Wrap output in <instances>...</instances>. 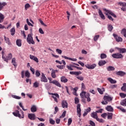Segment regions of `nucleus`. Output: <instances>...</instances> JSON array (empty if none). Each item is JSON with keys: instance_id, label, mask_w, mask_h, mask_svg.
<instances>
[{"instance_id": "c756f323", "label": "nucleus", "mask_w": 126, "mask_h": 126, "mask_svg": "<svg viewBox=\"0 0 126 126\" xmlns=\"http://www.w3.org/2000/svg\"><path fill=\"white\" fill-rule=\"evenodd\" d=\"M31 110L32 113H35V112H37V108L36 107V106L33 105L32 106Z\"/></svg>"}, {"instance_id": "a19ab883", "label": "nucleus", "mask_w": 126, "mask_h": 126, "mask_svg": "<svg viewBox=\"0 0 126 126\" xmlns=\"http://www.w3.org/2000/svg\"><path fill=\"white\" fill-rule=\"evenodd\" d=\"M10 32H11V35L12 36H13L15 34V28H12L10 30Z\"/></svg>"}, {"instance_id": "a878e982", "label": "nucleus", "mask_w": 126, "mask_h": 126, "mask_svg": "<svg viewBox=\"0 0 126 126\" xmlns=\"http://www.w3.org/2000/svg\"><path fill=\"white\" fill-rule=\"evenodd\" d=\"M91 116L92 118H93V119H95V120H96V119L98 118L96 112L92 113Z\"/></svg>"}, {"instance_id": "e2e57ef3", "label": "nucleus", "mask_w": 126, "mask_h": 126, "mask_svg": "<svg viewBox=\"0 0 126 126\" xmlns=\"http://www.w3.org/2000/svg\"><path fill=\"white\" fill-rule=\"evenodd\" d=\"M59 111V107L58 106H56L55 107V111L54 112V115H56L57 114V112Z\"/></svg>"}, {"instance_id": "49530a36", "label": "nucleus", "mask_w": 126, "mask_h": 126, "mask_svg": "<svg viewBox=\"0 0 126 126\" xmlns=\"http://www.w3.org/2000/svg\"><path fill=\"white\" fill-rule=\"evenodd\" d=\"M81 90L82 91H84V90H85V89H86V87H85V85L84 84V83H82L81 84Z\"/></svg>"}, {"instance_id": "864d4df0", "label": "nucleus", "mask_w": 126, "mask_h": 126, "mask_svg": "<svg viewBox=\"0 0 126 126\" xmlns=\"http://www.w3.org/2000/svg\"><path fill=\"white\" fill-rule=\"evenodd\" d=\"M26 20H27V23L29 26H32V27H33V26H34V25H33V24H31V23H30V22H29V19H27Z\"/></svg>"}, {"instance_id": "e433bc0d", "label": "nucleus", "mask_w": 126, "mask_h": 126, "mask_svg": "<svg viewBox=\"0 0 126 126\" xmlns=\"http://www.w3.org/2000/svg\"><path fill=\"white\" fill-rule=\"evenodd\" d=\"M121 34L126 38V29H123L121 30Z\"/></svg>"}, {"instance_id": "39448f33", "label": "nucleus", "mask_w": 126, "mask_h": 126, "mask_svg": "<svg viewBox=\"0 0 126 126\" xmlns=\"http://www.w3.org/2000/svg\"><path fill=\"white\" fill-rule=\"evenodd\" d=\"M103 9L104 11H105V12H106L108 14H110V15H112V16H113L114 18H117V15H116V14H115V13L112 12V11H111L110 10H108L106 8H103Z\"/></svg>"}, {"instance_id": "cd10ccee", "label": "nucleus", "mask_w": 126, "mask_h": 126, "mask_svg": "<svg viewBox=\"0 0 126 126\" xmlns=\"http://www.w3.org/2000/svg\"><path fill=\"white\" fill-rule=\"evenodd\" d=\"M7 4L5 2H0V11Z\"/></svg>"}, {"instance_id": "9d476101", "label": "nucleus", "mask_w": 126, "mask_h": 126, "mask_svg": "<svg viewBox=\"0 0 126 126\" xmlns=\"http://www.w3.org/2000/svg\"><path fill=\"white\" fill-rule=\"evenodd\" d=\"M40 80L42 82H48V79H47V77H46L44 73H42V76L40 78Z\"/></svg>"}, {"instance_id": "1a4fd4ad", "label": "nucleus", "mask_w": 126, "mask_h": 126, "mask_svg": "<svg viewBox=\"0 0 126 126\" xmlns=\"http://www.w3.org/2000/svg\"><path fill=\"white\" fill-rule=\"evenodd\" d=\"M51 95H53L52 96V98L54 99V101L56 102V103H58V99L57 98H60V95H59V94L51 93Z\"/></svg>"}, {"instance_id": "3c124183", "label": "nucleus", "mask_w": 126, "mask_h": 126, "mask_svg": "<svg viewBox=\"0 0 126 126\" xmlns=\"http://www.w3.org/2000/svg\"><path fill=\"white\" fill-rule=\"evenodd\" d=\"M96 120L97 122H99V123H104V122H105L103 119H99L98 117L96 119Z\"/></svg>"}, {"instance_id": "6ab92c4d", "label": "nucleus", "mask_w": 126, "mask_h": 126, "mask_svg": "<svg viewBox=\"0 0 126 126\" xmlns=\"http://www.w3.org/2000/svg\"><path fill=\"white\" fill-rule=\"evenodd\" d=\"M90 112H91V108L88 107L87 109L85 110L84 113L83 114V117L87 116V114H88V113H90Z\"/></svg>"}, {"instance_id": "20e7f679", "label": "nucleus", "mask_w": 126, "mask_h": 126, "mask_svg": "<svg viewBox=\"0 0 126 126\" xmlns=\"http://www.w3.org/2000/svg\"><path fill=\"white\" fill-rule=\"evenodd\" d=\"M112 57L114 59H123L124 58V56L119 53L112 54Z\"/></svg>"}, {"instance_id": "ddd939ff", "label": "nucleus", "mask_w": 126, "mask_h": 126, "mask_svg": "<svg viewBox=\"0 0 126 126\" xmlns=\"http://www.w3.org/2000/svg\"><path fill=\"white\" fill-rule=\"evenodd\" d=\"M61 105L63 108H67V107H68V104L67 102H66V100H63Z\"/></svg>"}, {"instance_id": "bb28decb", "label": "nucleus", "mask_w": 126, "mask_h": 126, "mask_svg": "<svg viewBox=\"0 0 126 126\" xmlns=\"http://www.w3.org/2000/svg\"><path fill=\"white\" fill-rule=\"evenodd\" d=\"M107 80H108V81H109V82H110V83H111L112 84H115V83H117V81L116 80H114L111 78H108L107 79Z\"/></svg>"}, {"instance_id": "0eeeda50", "label": "nucleus", "mask_w": 126, "mask_h": 126, "mask_svg": "<svg viewBox=\"0 0 126 126\" xmlns=\"http://www.w3.org/2000/svg\"><path fill=\"white\" fill-rule=\"evenodd\" d=\"M113 36L114 37V38L116 39V42H122L123 41V38L118 35V34L116 33H113Z\"/></svg>"}, {"instance_id": "8fccbe9b", "label": "nucleus", "mask_w": 126, "mask_h": 126, "mask_svg": "<svg viewBox=\"0 0 126 126\" xmlns=\"http://www.w3.org/2000/svg\"><path fill=\"white\" fill-rule=\"evenodd\" d=\"M38 20H39V22H40L41 25H43V26H45V27H47V25H46L45 23H44V22H43L42 19H39Z\"/></svg>"}, {"instance_id": "09e8293b", "label": "nucleus", "mask_w": 126, "mask_h": 126, "mask_svg": "<svg viewBox=\"0 0 126 126\" xmlns=\"http://www.w3.org/2000/svg\"><path fill=\"white\" fill-rule=\"evenodd\" d=\"M33 86L35 88H37V87H39V83H38L37 82H35L33 83Z\"/></svg>"}, {"instance_id": "c85d7f7f", "label": "nucleus", "mask_w": 126, "mask_h": 126, "mask_svg": "<svg viewBox=\"0 0 126 126\" xmlns=\"http://www.w3.org/2000/svg\"><path fill=\"white\" fill-rule=\"evenodd\" d=\"M85 98H86L87 102H90L91 101V98H90V94L87 93V94L86 95V97Z\"/></svg>"}, {"instance_id": "5701e85b", "label": "nucleus", "mask_w": 126, "mask_h": 126, "mask_svg": "<svg viewBox=\"0 0 126 126\" xmlns=\"http://www.w3.org/2000/svg\"><path fill=\"white\" fill-rule=\"evenodd\" d=\"M97 90L98 92L101 95L103 94V92H105V88H102V89H100L99 88H97Z\"/></svg>"}, {"instance_id": "c03bdc74", "label": "nucleus", "mask_w": 126, "mask_h": 126, "mask_svg": "<svg viewBox=\"0 0 126 126\" xmlns=\"http://www.w3.org/2000/svg\"><path fill=\"white\" fill-rule=\"evenodd\" d=\"M41 75V73H40V71L36 70L35 71V76L36 77H39Z\"/></svg>"}, {"instance_id": "bf43d9fd", "label": "nucleus", "mask_w": 126, "mask_h": 126, "mask_svg": "<svg viewBox=\"0 0 126 126\" xmlns=\"http://www.w3.org/2000/svg\"><path fill=\"white\" fill-rule=\"evenodd\" d=\"M71 123H72V119H71V118H69L68 120L67 126H70V125H71Z\"/></svg>"}, {"instance_id": "6e6d98bb", "label": "nucleus", "mask_w": 126, "mask_h": 126, "mask_svg": "<svg viewBox=\"0 0 126 126\" xmlns=\"http://www.w3.org/2000/svg\"><path fill=\"white\" fill-rule=\"evenodd\" d=\"M51 76L53 78H56L57 77V76L56 75V73L55 72L52 71L51 73Z\"/></svg>"}, {"instance_id": "393cba45", "label": "nucleus", "mask_w": 126, "mask_h": 126, "mask_svg": "<svg viewBox=\"0 0 126 126\" xmlns=\"http://www.w3.org/2000/svg\"><path fill=\"white\" fill-rule=\"evenodd\" d=\"M107 71H113L115 70V67L113 66H109L106 67Z\"/></svg>"}, {"instance_id": "473e14b6", "label": "nucleus", "mask_w": 126, "mask_h": 126, "mask_svg": "<svg viewBox=\"0 0 126 126\" xmlns=\"http://www.w3.org/2000/svg\"><path fill=\"white\" fill-rule=\"evenodd\" d=\"M121 90H122V91L126 92V83H123V86L121 87Z\"/></svg>"}, {"instance_id": "603ef678", "label": "nucleus", "mask_w": 126, "mask_h": 126, "mask_svg": "<svg viewBox=\"0 0 126 126\" xmlns=\"http://www.w3.org/2000/svg\"><path fill=\"white\" fill-rule=\"evenodd\" d=\"M106 15L107 16V17H108V19H109V20H111V21H114V19H113V17H112V16H111V15H109L108 14V13H106Z\"/></svg>"}, {"instance_id": "4d7b16f0", "label": "nucleus", "mask_w": 126, "mask_h": 126, "mask_svg": "<svg viewBox=\"0 0 126 126\" xmlns=\"http://www.w3.org/2000/svg\"><path fill=\"white\" fill-rule=\"evenodd\" d=\"M30 4H29V3H27L25 4V9H26V10H27V9H28V8H29V7H30Z\"/></svg>"}, {"instance_id": "052dcab7", "label": "nucleus", "mask_w": 126, "mask_h": 126, "mask_svg": "<svg viewBox=\"0 0 126 126\" xmlns=\"http://www.w3.org/2000/svg\"><path fill=\"white\" fill-rule=\"evenodd\" d=\"M74 100L75 104H78V103H79V99L78 98V97H75Z\"/></svg>"}, {"instance_id": "774afa93", "label": "nucleus", "mask_w": 126, "mask_h": 126, "mask_svg": "<svg viewBox=\"0 0 126 126\" xmlns=\"http://www.w3.org/2000/svg\"><path fill=\"white\" fill-rule=\"evenodd\" d=\"M101 116L102 118H103V119H106V117L107 116V114L103 113V114H102Z\"/></svg>"}, {"instance_id": "f257e3e1", "label": "nucleus", "mask_w": 126, "mask_h": 126, "mask_svg": "<svg viewBox=\"0 0 126 126\" xmlns=\"http://www.w3.org/2000/svg\"><path fill=\"white\" fill-rule=\"evenodd\" d=\"M32 34L30 33L28 35L27 38V42L30 45H35V41H34V39H33V37L32 36Z\"/></svg>"}, {"instance_id": "58836bf2", "label": "nucleus", "mask_w": 126, "mask_h": 126, "mask_svg": "<svg viewBox=\"0 0 126 126\" xmlns=\"http://www.w3.org/2000/svg\"><path fill=\"white\" fill-rule=\"evenodd\" d=\"M118 4L120 5V6H123V7H126V3L124 2H119Z\"/></svg>"}, {"instance_id": "72a5a7b5", "label": "nucleus", "mask_w": 126, "mask_h": 126, "mask_svg": "<svg viewBox=\"0 0 126 126\" xmlns=\"http://www.w3.org/2000/svg\"><path fill=\"white\" fill-rule=\"evenodd\" d=\"M87 94V93H86V92L83 91L80 94V96L81 98H85L86 97V95Z\"/></svg>"}, {"instance_id": "37998d69", "label": "nucleus", "mask_w": 126, "mask_h": 126, "mask_svg": "<svg viewBox=\"0 0 126 126\" xmlns=\"http://www.w3.org/2000/svg\"><path fill=\"white\" fill-rule=\"evenodd\" d=\"M16 59L15 58H13L12 59V63L13 65H14V66H16L17 65H16Z\"/></svg>"}, {"instance_id": "338daca9", "label": "nucleus", "mask_w": 126, "mask_h": 126, "mask_svg": "<svg viewBox=\"0 0 126 126\" xmlns=\"http://www.w3.org/2000/svg\"><path fill=\"white\" fill-rule=\"evenodd\" d=\"M90 125L92 126H95V123L91 120L90 121Z\"/></svg>"}, {"instance_id": "f8f14e48", "label": "nucleus", "mask_w": 126, "mask_h": 126, "mask_svg": "<svg viewBox=\"0 0 126 126\" xmlns=\"http://www.w3.org/2000/svg\"><path fill=\"white\" fill-rule=\"evenodd\" d=\"M103 100L106 102H111V101H112L113 100V97H111L110 96L104 95L103 97Z\"/></svg>"}, {"instance_id": "f704fd0d", "label": "nucleus", "mask_w": 126, "mask_h": 126, "mask_svg": "<svg viewBox=\"0 0 126 126\" xmlns=\"http://www.w3.org/2000/svg\"><path fill=\"white\" fill-rule=\"evenodd\" d=\"M113 114L112 113H108L107 114V119L112 120L113 119Z\"/></svg>"}, {"instance_id": "680f3d73", "label": "nucleus", "mask_w": 126, "mask_h": 126, "mask_svg": "<svg viewBox=\"0 0 126 126\" xmlns=\"http://www.w3.org/2000/svg\"><path fill=\"white\" fill-rule=\"evenodd\" d=\"M7 58L8 59V60H11V59L12 58V54L11 53L8 54Z\"/></svg>"}, {"instance_id": "b1692460", "label": "nucleus", "mask_w": 126, "mask_h": 126, "mask_svg": "<svg viewBox=\"0 0 126 126\" xmlns=\"http://www.w3.org/2000/svg\"><path fill=\"white\" fill-rule=\"evenodd\" d=\"M106 64V61L105 60H101L98 62V65L99 66H102V65H104Z\"/></svg>"}, {"instance_id": "dca6fc26", "label": "nucleus", "mask_w": 126, "mask_h": 126, "mask_svg": "<svg viewBox=\"0 0 126 126\" xmlns=\"http://www.w3.org/2000/svg\"><path fill=\"white\" fill-rule=\"evenodd\" d=\"M68 81V79L65 77L64 76H63L61 77V82L63 83H66Z\"/></svg>"}, {"instance_id": "0e129e2a", "label": "nucleus", "mask_w": 126, "mask_h": 126, "mask_svg": "<svg viewBox=\"0 0 126 126\" xmlns=\"http://www.w3.org/2000/svg\"><path fill=\"white\" fill-rule=\"evenodd\" d=\"M99 35H95L94 38V41H97V40H98V39H99Z\"/></svg>"}, {"instance_id": "5fc2aeb1", "label": "nucleus", "mask_w": 126, "mask_h": 126, "mask_svg": "<svg viewBox=\"0 0 126 126\" xmlns=\"http://www.w3.org/2000/svg\"><path fill=\"white\" fill-rule=\"evenodd\" d=\"M120 97H121V98H126V94H125L123 93H120Z\"/></svg>"}, {"instance_id": "4c0bfd02", "label": "nucleus", "mask_w": 126, "mask_h": 126, "mask_svg": "<svg viewBox=\"0 0 126 126\" xmlns=\"http://www.w3.org/2000/svg\"><path fill=\"white\" fill-rule=\"evenodd\" d=\"M116 108L118 109L119 110H121L123 113H126V109L123 108L122 106H117Z\"/></svg>"}, {"instance_id": "79ce46f5", "label": "nucleus", "mask_w": 126, "mask_h": 126, "mask_svg": "<svg viewBox=\"0 0 126 126\" xmlns=\"http://www.w3.org/2000/svg\"><path fill=\"white\" fill-rule=\"evenodd\" d=\"M25 74L26 77H27L28 78H29V77H30V73L29 72V70L26 71Z\"/></svg>"}, {"instance_id": "9b49d317", "label": "nucleus", "mask_w": 126, "mask_h": 126, "mask_svg": "<svg viewBox=\"0 0 126 126\" xmlns=\"http://www.w3.org/2000/svg\"><path fill=\"white\" fill-rule=\"evenodd\" d=\"M28 118L30 119V120H31L32 121H34L36 119V115H35L34 114L32 113H29L28 114Z\"/></svg>"}, {"instance_id": "4468645a", "label": "nucleus", "mask_w": 126, "mask_h": 126, "mask_svg": "<svg viewBox=\"0 0 126 126\" xmlns=\"http://www.w3.org/2000/svg\"><path fill=\"white\" fill-rule=\"evenodd\" d=\"M116 49L119 51L120 54H125L126 53V48H121L116 47Z\"/></svg>"}, {"instance_id": "ea45409f", "label": "nucleus", "mask_w": 126, "mask_h": 126, "mask_svg": "<svg viewBox=\"0 0 126 126\" xmlns=\"http://www.w3.org/2000/svg\"><path fill=\"white\" fill-rule=\"evenodd\" d=\"M107 58V55L105 53H102L100 54V59L101 60H104Z\"/></svg>"}, {"instance_id": "4be33fe9", "label": "nucleus", "mask_w": 126, "mask_h": 126, "mask_svg": "<svg viewBox=\"0 0 126 126\" xmlns=\"http://www.w3.org/2000/svg\"><path fill=\"white\" fill-rule=\"evenodd\" d=\"M106 111L108 112H114V109L111 105H108L105 108Z\"/></svg>"}, {"instance_id": "a18cd8bd", "label": "nucleus", "mask_w": 126, "mask_h": 126, "mask_svg": "<svg viewBox=\"0 0 126 126\" xmlns=\"http://www.w3.org/2000/svg\"><path fill=\"white\" fill-rule=\"evenodd\" d=\"M49 123L51 125H55V124H56V121L53 120L52 118H50Z\"/></svg>"}, {"instance_id": "aec40b11", "label": "nucleus", "mask_w": 126, "mask_h": 126, "mask_svg": "<svg viewBox=\"0 0 126 126\" xmlns=\"http://www.w3.org/2000/svg\"><path fill=\"white\" fill-rule=\"evenodd\" d=\"M30 58L31 59V60H32L33 61H34V62H35L36 63H39V60H38V58L33 55H30Z\"/></svg>"}, {"instance_id": "6e6552de", "label": "nucleus", "mask_w": 126, "mask_h": 126, "mask_svg": "<svg viewBox=\"0 0 126 126\" xmlns=\"http://www.w3.org/2000/svg\"><path fill=\"white\" fill-rule=\"evenodd\" d=\"M77 114L79 118L81 117V108H80V104H78L77 105Z\"/></svg>"}, {"instance_id": "412c9836", "label": "nucleus", "mask_w": 126, "mask_h": 126, "mask_svg": "<svg viewBox=\"0 0 126 126\" xmlns=\"http://www.w3.org/2000/svg\"><path fill=\"white\" fill-rule=\"evenodd\" d=\"M4 39L6 43L9 46H11V43L10 42V40L8 37H6L5 36H4Z\"/></svg>"}, {"instance_id": "423d86ee", "label": "nucleus", "mask_w": 126, "mask_h": 126, "mask_svg": "<svg viewBox=\"0 0 126 126\" xmlns=\"http://www.w3.org/2000/svg\"><path fill=\"white\" fill-rule=\"evenodd\" d=\"M85 66L88 68V69H94L97 66V65L95 63L92 64L91 65L89 64H87L85 65Z\"/></svg>"}, {"instance_id": "c9c22d12", "label": "nucleus", "mask_w": 126, "mask_h": 126, "mask_svg": "<svg viewBox=\"0 0 126 126\" xmlns=\"http://www.w3.org/2000/svg\"><path fill=\"white\" fill-rule=\"evenodd\" d=\"M3 19H4V16L2 13H0V23L3 22Z\"/></svg>"}, {"instance_id": "f03ea898", "label": "nucleus", "mask_w": 126, "mask_h": 126, "mask_svg": "<svg viewBox=\"0 0 126 126\" xmlns=\"http://www.w3.org/2000/svg\"><path fill=\"white\" fill-rule=\"evenodd\" d=\"M21 113L22 114H19V111L18 110H15V112H13V115L15 117H18L19 119H23L24 118V112L22 111H21Z\"/></svg>"}, {"instance_id": "2eb2a0df", "label": "nucleus", "mask_w": 126, "mask_h": 126, "mask_svg": "<svg viewBox=\"0 0 126 126\" xmlns=\"http://www.w3.org/2000/svg\"><path fill=\"white\" fill-rule=\"evenodd\" d=\"M98 14L101 19H103V20L105 19V15H104V14H103V12H102V10H101L100 9H98Z\"/></svg>"}, {"instance_id": "f3484780", "label": "nucleus", "mask_w": 126, "mask_h": 126, "mask_svg": "<svg viewBox=\"0 0 126 126\" xmlns=\"http://www.w3.org/2000/svg\"><path fill=\"white\" fill-rule=\"evenodd\" d=\"M62 58H64L65 60H69V61H72V62H76V61H77V59H76V58H71L67 57L66 56H62Z\"/></svg>"}, {"instance_id": "7c9ffc66", "label": "nucleus", "mask_w": 126, "mask_h": 126, "mask_svg": "<svg viewBox=\"0 0 126 126\" xmlns=\"http://www.w3.org/2000/svg\"><path fill=\"white\" fill-rule=\"evenodd\" d=\"M16 45L18 47H21L22 46V43L21 42V39H17Z\"/></svg>"}, {"instance_id": "13d9d810", "label": "nucleus", "mask_w": 126, "mask_h": 126, "mask_svg": "<svg viewBox=\"0 0 126 126\" xmlns=\"http://www.w3.org/2000/svg\"><path fill=\"white\" fill-rule=\"evenodd\" d=\"M65 114H66V111H64L63 113V114H62V115L60 117V118H64V117H65Z\"/></svg>"}, {"instance_id": "7ed1b4c3", "label": "nucleus", "mask_w": 126, "mask_h": 126, "mask_svg": "<svg viewBox=\"0 0 126 126\" xmlns=\"http://www.w3.org/2000/svg\"><path fill=\"white\" fill-rule=\"evenodd\" d=\"M48 79L50 81L49 82V83H53V84H54L55 85L57 86V87H60V88L62 87V85H61V83L59 82V81L56 80L52 81V78H48Z\"/></svg>"}, {"instance_id": "2f4dec72", "label": "nucleus", "mask_w": 126, "mask_h": 126, "mask_svg": "<svg viewBox=\"0 0 126 126\" xmlns=\"http://www.w3.org/2000/svg\"><path fill=\"white\" fill-rule=\"evenodd\" d=\"M107 29L109 32H112V31H113V29H114V27L112 25H107Z\"/></svg>"}, {"instance_id": "de8ad7c7", "label": "nucleus", "mask_w": 126, "mask_h": 126, "mask_svg": "<svg viewBox=\"0 0 126 126\" xmlns=\"http://www.w3.org/2000/svg\"><path fill=\"white\" fill-rule=\"evenodd\" d=\"M12 98H14V99H17V100L21 99V97L17 96L16 95H12Z\"/></svg>"}, {"instance_id": "a211bd4d", "label": "nucleus", "mask_w": 126, "mask_h": 126, "mask_svg": "<svg viewBox=\"0 0 126 126\" xmlns=\"http://www.w3.org/2000/svg\"><path fill=\"white\" fill-rule=\"evenodd\" d=\"M116 74L119 76H125V75L126 74V73L123 71H119L116 72Z\"/></svg>"}, {"instance_id": "69168bd1", "label": "nucleus", "mask_w": 126, "mask_h": 126, "mask_svg": "<svg viewBox=\"0 0 126 126\" xmlns=\"http://www.w3.org/2000/svg\"><path fill=\"white\" fill-rule=\"evenodd\" d=\"M66 67L69 70H73V68H72L70 64L69 65H66Z\"/></svg>"}]
</instances>
